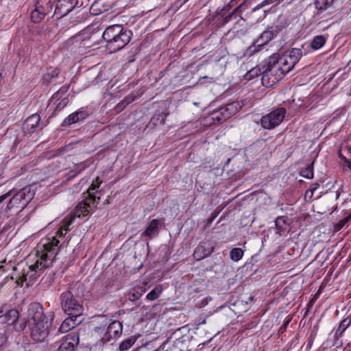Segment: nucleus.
<instances>
[{
  "instance_id": "nucleus-1",
  "label": "nucleus",
  "mask_w": 351,
  "mask_h": 351,
  "mask_svg": "<svg viewBox=\"0 0 351 351\" xmlns=\"http://www.w3.org/2000/svg\"><path fill=\"white\" fill-rule=\"evenodd\" d=\"M101 181L98 177L93 181L92 184L87 190V196H85L82 202H80L71 214L70 217H66L63 220L62 226L59 228L57 232V234H60V237H63L70 230V225L73 222L75 217L80 218L82 217H88L90 213L96 207L98 204L100 197L96 196L95 193H99L100 191L98 190Z\"/></svg>"
},
{
  "instance_id": "nucleus-2",
  "label": "nucleus",
  "mask_w": 351,
  "mask_h": 351,
  "mask_svg": "<svg viewBox=\"0 0 351 351\" xmlns=\"http://www.w3.org/2000/svg\"><path fill=\"white\" fill-rule=\"evenodd\" d=\"M83 293L84 289L82 283L76 282L69 284L66 289L59 297L62 310L66 314L72 315L75 318L82 315L84 311Z\"/></svg>"
},
{
  "instance_id": "nucleus-3",
  "label": "nucleus",
  "mask_w": 351,
  "mask_h": 351,
  "mask_svg": "<svg viewBox=\"0 0 351 351\" xmlns=\"http://www.w3.org/2000/svg\"><path fill=\"white\" fill-rule=\"evenodd\" d=\"M132 32L120 25L108 26L101 37L106 42V48L112 53L124 48L131 40Z\"/></svg>"
},
{
  "instance_id": "nucleus-4",
  "label": "nucleus",
  "mask_w": 351,
  "mask_h": 351,
  "mask_svg": "<svg viewBox=\"0 0 351 351\" xmlns=\"http://www.w3.org/2000/svg\"><path fill=\"white\" fill-rule=\"evenodd\" d=\"M283 27L282 25H274L269 27L264 30L258 38L253 40L252 44L247 49V53L249 56L258 52L262 47L269 43L273 38L282 31Z\"/></svg>"
},
{
  "instance_id": "nucleus-5",
  "label": "nucleus",
  "mask_w": 351,
  "mask_h": 351,
  "mask_svg": "<svg viewBox=\"0 0 351 351\" xmlns=\"http://www.w3.org/2000/svg\"><path fill=\"white\" fill-rule=\"evenodd\" d=\"M258 3V0H244L230 14L223 17L220 24L224 25L231 21H235L236 23H241L243 25L245 23V20L243 17L244 12L250 8L252 9Z\"/></svg>"
},
{
  "instance_id": "nucleus-6",
  "label": "nucleus",
  "mask_w": 351,
  "mask_h": 351,
  "mask_svg": "<svg viewBox=\"0 0 351 351\" xmlns=\"http://www.w3.org/2000/svg\"><path fill=\"white\" fill-rule=\"evenodd\" d=\"M47 319L44 313L42 305L38 302H32L29 305L27 309V321L20 324L19 326H15V329L18 331H21L25 329L27 324L30 326Z\"/></svg>"
},
{
  "instance_id": "nucleus-7",
  "label": "nucleus",
  "mask_w": 351,
  "mask_h": 351,
  "mask_svg": "<svg viewBox=\"0 0 351 351\" xmlns=\"http://www.w3.org/2000/svg\"><path fill=\"white\" fill-rule=\"evenodd\" d=\"M302 56V49L298 48H293L285 52L281 55L280 66H278L277 70L280 71L282 74L285 75L293 69Z\"/></svg>"
},
{
  "instance_id": "nucleus-8",
  "label": "nucleus",
  "mask_w": 351,
  "mask_h": 351,
  "mask_svg": "<svg viewBox=\"0 0 351 351\" xmlns=\"http://www.w3.org/2000/svg\"><path fill=\"white\" fill-rule=\"evenodd\" d=\"M34 195V193L32 191L30 187L23 188L9 200L5 211L10 210L13 208H24L33 199Z\"/></svg>"
},
{
  "instance_id": "nucleus-9",
  "label": "nucleus",
  "mask_w": 351,
  "mask_h": 351,
  "mask_svg": "<svg viewBox=\"0 0 351 351\" xmlns=\"http://www.w3.org/2000/svg\"><path fill=\"white\" fill-rule=\"evenodd\" d=\"M287 110L285 108H276L263 116L260 124L265 130H272L278 126L284 120Z\"/></svg>"
},
{
  "instance_id": "nucleus-10",
  "label": "nucleus",
  "mask_w": 351,
  "mask_h": 351,
  "mask_svg": "<svg viewBox=\"0 0 351 351\" xmlns=\"http://www.w3.org/2000/svg\"><path fill=\"white\" fill-rule=\"evenodd\" d=\"M52 319L53 317H51L50 319L28 326L30 330V335L33 340L39 342L46 340L50 332Z\"/></svg>"
},
{
  "instance_id": "nucleus-11",
  "label": "nucleus",
  "mask_w": 351,
  "mask_h": 351,
  "mask_svg": "<svg viewBox=\"0 0 351 351\" xmlns=\"http://www.w3.org/2000/svg\"><path fill=\"white\" fill-rule=\"evenodd\" d=\"M97 32H95L93 27H87L80 33L69 39V43L76 45H83L84 47H88L97 43L96 34Z\"/></svg>"
},
{
  "instance_id": "nucleus-12",
  "label": "nucleus",
  "mask_w": 351,
  "mask_h": 351,
  "mask_svg": "<svg viewBox=\"0 0 351 351\" xmlns=\"http://www.w3.org/2000/svg\"><path fill=\"white\" fill-rule=\"evenodd\" d=\"M122 330L123 326L119 321L112 322L106 329L101 327L95 328V331L98 333L104 332L101 337V340L104 343L110 341L113 338L119 337L122 333Z\"/></svg>"
},
{
  "instance_id": "nucleus-13",
  "label": "nucleus",
  "mask_w": 351,
  "mask_h": 351,
  "mask_svg": "<svg viewBox=\"0 0 351 351\" xmlns=\"http://www.w3.org/2000/svg\"><path fill=\"white\" fill-rule=\"evenodd\" d=\"M237 111L236 106L234 104H228L222 106L211 113L213 121L223 122L230 118Z\"/></svg>"
},
{
  "instance_id": "nucleus-14",
  "label": "nucleus",
  "mask_w": 351,
  "mask_h": 351,
  "mask_svg": "<svg viewBox=\"0 0 351 351\" xmlns=\"http://www.w3.org/2000/svg\"><path fill=\"white\" fill-rule=\"evenodd\" d=\"M79 342V334L77 332H71L62 337L57 351H75Z\"/></svg>"
},
{
  "instance_id": "nucleus-15",
  "label": "nucleus",
  "mask_w": 351,
  "mask_h": 351,
  "mask_svg": "<svg viewBox=\"0 0 351 351\" xmlns=\"http://www.w3.org/2000/svg\"><path fill=\"white\" fill-rule=\"evenodd\" d=\"M19 313L16 309H10L5 304L0 308V323L8 325L17 326L16 322L19 319Z\"/></svg>"
},
{
  "instance_id": "nucleus-16",
  "label": "nucleus",
  "mask_w": 351,
  "mask_h": 351,
  "mask_svg": "<svg viewBox=\"0 0 351 351\" xmlns=\"http://www.w3.org/2000/svg\"><path fill=\"white\" fill-rule=\"evenodd\" d=\"M77 0H58L54 15L56 18H62L71 12L77 4Z\"/></svg>"
},
{
  "instance_id": "nucleus-17",
  "label": "nucleus",
  "mask_w": 351,
  "mask_h": 351,
  "mask_svg": "<svg viewBox=\"0 0 351 351\" xmlns=\"http://www.w3.org/2000/svg\"><path fill=\"white\" fill-rule=\"evenodd\" d=\"M52 254L49 252L44 253L41 255L40 259L37 260L36 263L30 265L28 269L31 272L36 274L45 268H48L52 265L53 259H51Z\"/></svg>"
},
{
  "instance_id": "nucleus-18",
  "label": "nucleus",
  "mask_w": 351,
  "mask_h": 351,
  "mask_svg": "<svg viewBox=\"0 0 351 351\" xmlns=\"http://www.w3.org/2000/svg\"><path fill=\"white\" fill-rule=\"evenodd\" d=\"M40 117L38 114H34L27 117L24 121L22 129L25 133L31 134L34 133L38 126Z\"/></svg>"
},
{
  "instance_id": "nucleus-19",
  "label": "nucleus",
  "mask_w": 351,
  "mask_h": 351,
  "mask_svg": "<svg viewBox=\"0 0 351 351\" xmlns=\"http://www.w3.org/2000/svg\"><path fill=\"white\" fill-rule=\"evenodd\" d=\"M88 116L85 110H78L69 114L62 122V125H70L84 120Z\"/></svg>"
},
{
  "instance_id": "nucleus-20",
  "label": "nucleus",
  "mask_w": 351,
  "mask_h": 351,
  "mask_svg": "<svg viewBox=\"0 0 351 351\" xmlns=\"http://www.w3.org/2000/svg\"><path fill=\"white\" fill-rule=\"evenodd\" d=\"M213 247L209 245H206V243L200 244L195 248L193 256L195 259L199 261L208 256L213 252Z\"/></svg>"
},
{
  "instance_id": "nucleus-21",
  "label": "nucleus",
  "mask_w": 351,
  "mask_h": 351,
  "mask_svg": "<svg viewBox=\"0 0 351 351\" xmlns=\"http://www.w3.org/2000/svg\"><path fill=\"white\" fill-rule=\"evenodd\" d=\"M160 223L159 219H152L142 232L141 237H147L149 239H152L158 233V225Z\"/></svg>"
},
{
  "instance_id": "nucleus-22",
  "label": "nucleus",
  "mask_w": 351,
  "mask_h": 351,
  "mask_svg": "<svg viewBox=\"0 0 351 351\" xmlns=\"http://www.w3.org/2000/svg\"><path fill=\"white\" fill-rule=\"evenodd\" d=\"M145 292V289L143 287L134 288L128 291L127 297L130 301L134 302L136 306H139L141 304L139 300Z\"/></svg>"
},
{
  "instance_id": "nucleus-23",
  "label": "nucleus",
  "mask_w": 351,
  "mask_h": 351,
  "mask_svg": "<svg viewBox=\"0 0 351 351\" xmlns=\"http://www.w3.org/2000/svg\"><path fill=\"white\" fill-rule=\"evenodd\" d=\"M281 56L278 53H274L268 58L267 68L263 72V77L268 76L269 73H271L272 70L275 68H278L280 66Z\"/></svg>"
},
{
  "instance_id": "nucleus-24",
  "label": "nucleus",
  "mask_w": 351,
  "mask_h": 351,
  "mask_svg": "<svg viewBox=\"0 0 351 351\" xmlns=\"http://www.w3.org/2000/svg\"><path fill=\"white\" fill-rule=\"evenodd\" d=\"M69 317L65 319L60 326L58 328V332L63 333L69 331L71 329L75 328V326L77 324L76 323L75 317H73L72 315H69Z\"/></svg>"
},
{
  "instance_id": "nucleus-25",
  "label": "nucleus",
  "mask_w": 351,
  "mask_h": 351,
  "mask_svg": "<svg viewBox=\"0 0 351 351\" xmlns=\"http://www.w3.org/2000/svg\"><path fill=\"white\" fill-rule=\"evenodd\" d=\"M53 0H38L35 6L45 15L50 13L53 8Z\"/></svg>"
},
{
  "instance_id": "nucleus-26",
  "label": "nucleus",
  "mask_w": 351,
  "mask_h": 351,
  "mask_svg": "<svg viewBox=\"0 0 351 351\" xmlns=\"http://www.w3.org/2000/svg\"><path fill=\"white\" fill-rule=\"evenodd\" d=\"M182 348L176 345L171 339H167L156 350L154 351H181Z\"/></svg>"
},
{
  "instance_id": "nucleus-27",
  "label": "nucleus",
  "mask_w": 351,
  "mask_h": 351,
  "mask_svg": "<svg viewBox=\"0 0 351 351\" xmlns=\"http://www.w3.org/2000/svg\"><path fill=\"white\" fill-rule=\"evenodd\" d=\"M60 69L58 68H56L51 71L46 73L43 76V84L45 85L49 84L53 81V80L60 77Z\"/></svg>"
},
{
  "instance_id": "nucleus-28",
  "label": "nucleus",
  "mask_w": 351,
  "mask_h": 351,
  "mask_svg": "<svg viewBox=\"0 0 351 351\" xmlns=\"http://www.w3.org/2000/svg\"><path fill=\"white\" fill-rule=\"evenodd\" d=\"M351 325V318L347 317L343 319L339 324L337 330L335 332L334 337L335 338H339L343 332Z\"/></svg>"
},
{
  "instance_id": "nucleus-29",
  "label": "nucleus",
  "mask_w": 351,
  "mask_h": 351,
  "mask_svg": "<svg viewBox=\"0 0 351 351\" xmlns=\"http://www.w3.org/2000/svg\"><path fill=\"white\" fill-rule=\"evenodd\" d=\"M326 38L323 35H318L313 38L311 43V47L314 50L321 49L326 43Z\"/></svg>"
},
{
  "instance_id": "nucleus-30",
  "label": "nucleus",
  "mask_w": 351,
  "mask_h": 351,
  "mask_svg": "<svg viewBox=\"0 0 351 351\" xmlns=\"http://www.w3.org/2000/svg\"><path fill=\"white\" fill-rule=\"evenodd\" d=\"M189 331H191V329L188 326L180 327L176 330L168 339H171V341L174 340V342H176L178 339H180L182 335L188 333Z\"/></svg>"
},
{
  "instance_id": "nucleus-31",
  "label": "nucleus",
  "mask_w": 351,
  "mask_h": 351,
  "mask_svg": "<svg viewBox=\"0 0 351 351\" xmlns=\"http://www.w3.org/2000/svg\"><path fill=\"white\" fill-rule=\"evenodd\" d=\"M137 337L135 336L130 337L129 338L123 340L119 344V350L121 351H125L130 348L136 342Z\"/></svg>"
},
{
  "instance_id": "nucleus-32",
  "label": "nucleus",
  "mask_w": 351,
  "mask_h": 351,
  "mask_svg": "<svg viewBox=\"0 0 351 351\" xmlns=\"http://www.w3.org/2000/svg\"><path fill=\"white\" fill-rule=\"evenodd\" d=\"M69 103V98L64 97L59 101H49V104L55 106V112L60 111L62 110Z\"/></svg>"
},
{
  "instance_id": "nucleus-33",
  "label": "nucleus",
  "mask_w": 351,
  "mask_h": 351,
  "mask_svg": "<svg viewBox=\"0 0 351 351\" xmlns=\"http://www.w3.org/2000/svg\"><path fill=\"white\" fill-rule=\"evenodd\" d=\"M162 291V287L160 285H157L147 295L146 298L150 301L155 300L160 296Z\"/></svg>"
},
{
  "instance_id": "nucleus-34",
  "label": "nucleus",
  "mask_w": 351,
  "mask_h": 351,
  "mask_svg": "<svg viewBox=\"0 0 351 351\" xmlns=\"http://www.w3.org/2000/svg\"><path fill=\"white\" fill-rule=\"evenodd\" d=\"M45 15L38 8L35 6V9L32 12L31 14V19L32 21L36 23L40 22L45 16Z\"/></svg>"
},
{
  "instance_id": "nucleus-35",
  "label": "nucleus",
  "mask_w": 351,
  "mask_h": 351,
  "mask_svg": "<svg viewBox=\"0 0 351 351\" xmlns=\"http://www.w3.org/2000/svg\"><path fill=\"white\" fill-rule=\"evenodd\" d=\"M313 162L308 165L306 167L302 169L300 175L307 179H311L313 177Z\"/></svg>"
},
{
  "instance_id": "nucleus-36",
  "label": "nucleus",
  "mask_w": 351,
  "mask_h": 351,
  "mask_svg": "<svg viewBox=\"0 0 351 351\" xmlns=\"http://www.w3.org/2000/svg\"><path fill=\"white\" fill-rule=\"evenodd\" d=\"M243 256V251L239 247L233 248L230 252V258L234 261H239Z\"/></svg>"
},
{
  "instance_id": "nucleus-37",
  "label": "nucleus",
  "mask_w": 351,
  "mask_h": 351,
  "mask_svg": "<svg viewBox=\"0 0 351 351\" xmlns=\"http://www.w3.org/2000/svg\"><path fill=\"white\" fill-rule=\"evenodd\" d=\"M280 0H263L261 2L257 3L251 10V12H255L256 11L265 8L266 5L276 3L279 2Z\"/></svg>"
},
{
  "instance_id": "nucleus-38",
  "label": "nucleus",
  "mask_w": 351,
  "mask_h": 351,
  "mask_svg": "<svg viewBox=\"0 0 351 351\" xmlns=\"http://www.w3.org/2000/svg\"><path fill=\"white\" fill-rule=\"evenodd\" d=\"M275 225L279 232H284L286 230L287 221L285 217H278L275 221Z\"/></svg>"
},
{
  "instance_id": "nucleus-39",
  "label": "nucleus",
  "mask_w": 351,
  "mask_h": 351,
  "mask_svg": "<svg viewBox=\"0 0 351 351\" xmlns=\"http://www.w3.org/2000/svg\"><path fill=\"white\" fill-rule=\"evenodd\" d=\"M192 339L193 336L191 335V332L189 331L188 333L182 335L180 339H178L177 341L175 342V343L178 347V345L182 346L190 343L192 341Z\"/></svg>"
},
{
  "instance_id": "nucleus-40",
  "label": "nucleus",
  "mask_w": 351,
  "mask_h": 351,
  "mask_svg": "<svg viewBox=\"0 0 351 351\" xmlns=\"http://www.w3.org/2000/svg\"><path fill=\"white\" fill-rule=\"evenodd\" d=\"M328 5V0H316L315 1V6L318 10H326Z\"/></svg>"
},
{
  "instance_id": "nucleus-41",
  "label": "nucleus",
  "mask_w": 351,
  "mask_h": 351,
  "mask_svg": "<svg viewBox=\"0 0 351 351\" xmlns=\"http://www.w3.org/2000/svg\"><path fill=\"white\" fill-rule=\"evenodd\" d=\"M69 85H66V86H62L57 92H56L54 94H53V99H56L57 98V97L60 95V94H62L63 95V96H66V97H68V91H69Z\"/></svg>"
},
{
  "instance_id": "nucleus-42",
  "label": "nucleus",
  "mask_w": 351,
  "mask_h": 351,
  "mask_svg": "<svg viewBox=\"0 0 351 351\" xmlns=\"http://www.w3.org/2000/svg\"><path fill=\"white\" fill-rule=\"evenodd\" d=\"M350 218H351V213L348 217H346L344 219L340 220L338 222V223L337 224L336 228L337 230H340L341 228H342L344 226V225L350 219Z\"/></svg>"
},
{
  "instance_id": "nucleus-43",
  "label": "nucleus",
  "mask_w": 351,
  "mask_h": 351,
  "mask_svg": "<svg viewBox=\"0 0 351 351\" xmlns=\"http://www.w3.org/2000/svg\"><path fill=\"white\" fill-rule=\"evenodd\" d=\"M319 187V184L317 182L313 183L311 185L310 189L306 192V196L308 195V193H311L310 197L313 196V194L315 190H317Z\"/></svg>"
},
{
  "instance_id": "nucleus-44",
  "label": "nucleus",
  "mask_w": 351,
  "mask_h": 351,
  "mask_svg": "<svg viewBox=\"0 0 351 351\" xmlns=\"http://www.w3.org/2000/svg\"><path fill=\"white\" fill-rule=\"evenodd\" d=\"M261 72V70L258 68H254L250 70L247 73V76L248 78L251 79L253 78L255 76H258L259 75V73Z\"/></svg>"
},
{
  "instance_id": "nucleus-45",
  "label": "nucleus",
  "mask_w": 351,
  "mask_h": 351,
  "mask_svg": "<svg viewBox=\"0 0 351 351\" xmlns=\"http://www.w3.org/2000/svg\"><path fill=\"white\" fill-rule=\"evenodd\" d=\"M27 274L23 273L22 275H21L16 280V283L18 286H22L23 283L26 281L27 280Z\"/></svg>"
},
{
  "instance_id": "nucleus-46",
  "label": "nucleus",
  "mask_w": 351,
  "mask_h": 351,
  "mask_svg": "<svg viewBox=\"0 0 351 351\" xmlns=\"http://www.w3.org/2000/svg\"><path fill=\"white\" fill-rule=\"evenodd\" d=\"M135 98H136L135 95H130L127 96L126 97H125L124 99L123 100V101L124 102L125 106H128V104H130V103L134 101L135 100Z\"/></svg>"
},
{
  "instance_id": "nucleus-47",
  "label": "nucleus",
  "mask_w": 351,
  "mask_h": 351,
  "mask_svg": "<svg viewBox=\"0 0 351 351\" xmlns=\"http://www.w3.org/2000/svg\"><path fill=\"white\" fill-rule=\"evenodd\" d=\"M5 263V261H3L0 262V271H1L3 273L5 271H7L9 268L11 267L10 265H7L5 267L4 266V264Z\"/></svg>"
},
{
  "instance_id": "nucleus-48",
  "label": "nucleus",
  "mask_w": 351,
  "mask_h": 351,
  "mask_svg": "<svg viewBox=\"0 0 351 351\" xmlns=\"http://www.w3.org/2000/svg\"><path fill=\"white\" fill-rule=\"evenodd\" d=\"M291 318L289 317L285 322V323L280 326V330L279 331L282 333L285 331L288 324H289V322H291Z\"/></svg>"
},
{
  "instance_id": "nucleus-49",
  "label": "nucleus",
  "mask_w": 351,
  "mask_h": 351,
  "mask_svg": "<svg viewBox=\"0 0 351 351\" xmlns=\"http://www.w3.org/2000/svg\"><path fill=\"white\" fill-rule=\"evenodd\" d=\"M237 4V0H231L230 3L223 8V10L228 11L230 8L235 6Z\"/></svg>"
},
{
  "instance_id": "nucleus-50",
  "label": "nucleus",
  "mask_w": 351,
  "mask_h": 351,
  "mask_svg": "<svg viewBox=\"0 0 351 351\" xmlns=\"http://www.w3.org/2000/svg\"><path fill=\"white\" fill-rule=\"evenodd\" d=\"M220 211H215L213 213H212L211 217L207 220V223L210 224L218 216Z\"/></svg>"
},
{
  "instance_id": "nucleus-51",
  "label": "nucleus",
  "mask_w": 351,
  "mask_h": 351,
  "mask_svg": "<svg viewBox=\"0 0 351 351\" xmlns=\"http://www.w3.org/2000/svg\"><path fill=\"white\" fill-rule=\"evenodd\" d=\"M7 337L4 333H0V348L6 342Z\"/></svg>"
},
{
  "instance_id": "nucleus-52",
  "label": "nucleus",
  "mask_w": 351,
  "mask_h": 351,
  "mask_svg": "<svg viewBox=\"0 0 351 351\" xmlns=\"http://www.w3.org/2000/svg\"><path fill=\"white\" fill-rule=\"evenodd\" d=\"M125 105L124 104V102L123 101H121L120 103H119L117 106H116V109L119 111H121L122 110H123V108H125Z\"/></svg>"
},
{
  "instance_id": "nucleus-53",
  "label": "nucleus",
  "mask_w": 351,
  "mask_h": 351,
  "mask_svg": "<svg viewBox=\"0 0 351 351\" xmlns=\"http://www.w3.org/2000/svg\"><path fill=\"white\" fill-rule=\"evenodd\" d=\"M335 338V341L333 342V346H335L336 348H340L342 345V342L339 341V338Z\"/></svg>"
},
{
  "instance_id": "nucleus-54",
  "label": "nucleus",
  "mask_w": 351,
  "mask_h": 351,
  "mask_svg": "<svg viewBox=\"0 0 351 351\" xmlns=\"http://www.w3.org/2000/svg\"><path fill=\"white\" fill-rule=\"evenodd\" d=\"M64 97H66V96H63V95H62V94H60V95L57 97V98L53 99V95L50 99H51V101H59L60 99H64Z\"/></svg>"
},
{
  "instance_id": "nucleus-55",
  "label": "nucleus",
  "mask_w": 351,
  "mask_h": 351,
  "mask_svg": "<svg viewBox=\"0 0 351 351\" xmlns=\"http://www.w3.org/2000/svg\"><path fill=\"white\" fill-rule=\"evenodd\" d=\"M10 192H8L0 196V204L3 202L10 195Z\"/></svg>"
},
{
  "instance_id": "nucleus-56",
  "label": "nucleus",
  "mask_w": 351,
  "mask_h": 351,
  "mask_svg": "<svg viewBox=\"0 0 351 351\" xmlns=\"http://www.w3.org/2000/svg\"><path fill=\"white\" fill-rule=\"evenodd\" d=\"M348 78V75L346 73H343L338 80L342 81V80H347Z\"/></svg>"
},
{
  "instance_id": "nucleus-57",
  "label": "nucleus",
  "mask_w": 351,
  "mask_h": 351,
  "mask_svg": "<svg viewBox=\"0 0 351 351\" xmlns=\"http://www.w3.org/2000/svg\"><path fill=\"white\" fill-rule=\"evenodd\" d=\"M59 243V241H58L57 239H53V241L51 242V243L54 245H57L58 243Z\"/></svg>"
},
{
  "instance_id": "nucleus-58",
  "label": "nucleus",
  "mask_w": 351,
  "mask_h": 351,
  "mask_svg": "<svg viewBox=\"0 0 351 351\" xmlns=\"http://www.w3.org/2000/svg\"><path fill=\"white\" fill-rule=\"evenodd\" d=\"M339 197V193L338 192H336V194H335V199H337Z\"/></svg>"
},
{
  "instance_id": "nucleus-59",
  "label": "nucleus",
  "mask_w": 351,
  "mask_h": 351,
  "mask_svg": "<svg viewBox=\"0 0 351 351\" xmlns=\"http://www.w3.org/2000/svg\"><path fill=\"white\" fill-rule=\"evenodd\" d=\"M348 168H349V169H350V170H351V162H350V161H348Z\"/></svg>"
},
{
  "instance_id": "nucleus-60",
  "label": "nucleus",
  "mask_w": 351,
  "mask_h": 351,
  "mask_svg": "<svg viewBox=\"0 0 351 351\" xmlns=\"http://www.w3.org/2000/svg\"><path fill=\"white\" fill-rule=\"evenodd\" d=\"M315 300V299H312V300L310 301V302H309V304H309V305H313V302H314Z\"/></svg>"
},
{
  "instance_id": "nucleus-61",
  "label": "nucleus",
  "mask_w": 351,
  "mask_h": 351,
  "mask_svg": "<svg viewBox=\"0 0 351 351\" xmlns=\"http://www.w3.org/2000/svg\"><path fill=\"white\" fill-rule=\"evenodd\" d=\"M12 269L14 270V271H16L17 269V267L16 266H13L12 267Z\"/></svg>"
}]
</instances>
